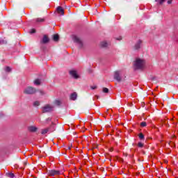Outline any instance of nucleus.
I'll list each match as a JSON object with an SVG mask.
<instances>
[{
	"instance_id": "23",
	"label": "nucleus",
	"mask_w": 178,
	"mask_h": 178,
	"mask_svg": "<svg viewBox=\"0 0 178 178\" xmlns=\"http://www.w3.org/2000/svg\"><path fill=\"white\" fill-rule=\"evenodd\" d=\"M140 126H141L142 127H147V122H142L140 123Z\"/></svg>"
},
{
	"instance_id": "10",
	"label": "nucleus",
	"mask_w": 178,
	"mask_h": 178,
	"mask_svg": "<svg viewBox=\"0 0 178 178\" xmlns=\"http://www.w3.org/2000/svg\"><path fill=\"white\" fill-rule=\"evenodd\" d=\"M70 74L74 78V79H79V74H77V72L72 70L70 72Z\"/></svg>"
},
{
	"instance_id": "26",
	"label": "nucleus",
	"mask_w": 178,
	"mask_h": 178,
	"mask_svg": "<svg viewBox=\"0 0 178 178\" xmlns=\"http://www.w3.org/2000/svg\"><path fill=\"white\" fill-rule=\"evenodd\" d=\"M29 33H30V34H35V33H36V31H35V29H31Z\"/></svg>"
},
{
	"instance_id": "38",
	"label": "nucleus",
	"mask_w": 178,
	"mask_h": 178,
	"mask_svg": "<svg viewBox=\"0 0 178 178\" xmlns=\"http://www.w3.org/2000/svg\"><path fill=\"white\" fill-rule=\"evenodd\" d=\"M152 80L153 81L155 80V77L152 78Z\"/></svg>"
},
{
	"instance_id": "13",
	"label": "nucleus",
	"mask_w": 178,
	"mask_h": 178,
	"mask_svg": "<svg viewBox=\"0 0 178 178\" xmlns=\"http://www.w3.org/2000/svg\"><path fill=\"white\" fill-rule=\"evenodd\" d=\"M53 40H54V41H55L56 42H58V41H59V35H58V34H54V35H53Z\"/></svg>"
},
{
	"instance_id": "7",
	"label": "nucleus",
	"mask_w": 178,
	"mask_h": 178,
	"mask_svg": "<svg viewBox=\"0 0 178 178\" xmlns=\"http://www.w3.org/2000/svg\"><path fill=\"white\" fill-rule=\"evenodd\" d=\"M48 42H49V38L48 35H43L42 39L40 40V44H48Z\"/></svg>"
},
{
	"instance_id": "3",
	"label": "nucleus",
	"mask_w": 178,
	"mask_h": 178,
	"mask_svg": "<svg viewBox=\"0 0 178 178\" xmlns=\"http://www.w3.org/2000/svg\"><path fill=\"white\" fill-rule=\"evenodd\" d=\"M143 47V40L141 39H136L134 44V51H140Z\"/></svg>"
},
{
	"instance_id": "39",
	"label": "nucleus",
	"mask_w": 178,
	"mask_h": 178,
	"mask_svg": "<svg viewBox=\"0 0 178 178\" xmlns=\"http://www.w3.org/2000/svg\"><path fill=\"white\" fill-rule=\"evenodd\" d=\"M24 165H27V163H26V162H24Z\"/></svg>"
},
{
	"instance_id": "32",
	"label": "nucleus",
	"mask_w": 178,
	"mask_h": 178,
	"mask_svg": "<svg viewBox=\"0 0 178 178\" xmlns=\"http://www.w3.org/2000/svg\"><path fill=\"white\" fill-rule=\"evenodd\" d=\"M129 106L133 108V102L129 103Z\"/></svg>"
},
{
	"instance_id": "14",
	"label": "nucleus",
	"mask_w": 178,
	"mask_h": 178,
	"mask_svg": "<svg viewBox=\"0 0 178 178\" xmlns=\"http://www.w3.org/2000/svg\"><path fill=\"white\" fill-rule=\"evenodd\" d=\"M100 46L102 48H106L108 47V43L106 42H102Z\"/></svg>"
},
{
	"instance_id": "24",
	"label": "nucleus",
	"mask_w": 178,
	"mask_h": 178,
	"mask_svg": "<svg viewBox=\"0 0 178 178\" xmlns=\"http://www.w3.org/2000/svg\"><path fill=\"white\" fill-rule=\"evenodd\" d=\"M54 104H55V105H57V106H59L60 105V101H59V100H56V101L54 102Z\"/></svg>"
},
{
	"instance_id": "5",
	"label": "nucleus",
	"mask_w": 178,
	"mask_h": 178,
	"mask_svg": "<svg viewBox=\"0 0 178 178\" xmlns=\"http://www.w3.org/2000/svg\"><path fill=\"white\" fill-rule=\"evenodd\" d=\"M114 79L115 80L118 81V83H120V81H122V75L120 74V71H115L114 72Z\"/></svg>"
},
{
	"instance_id": "9",
	"label": "nucleus",
	"mask_w": 178,
	"mask_h": 178,
	"mask_svg": "<svg viewBox=\"0 0 178 178\" xmlns=\"http://www.w3.org/2000/svg\"><path fill=\"white\" fill-rule=\"evenodd\" d=\"M74 42H76V44H79L80 48L83 47V42H81V40L80 39V38L77 36L74 37Z\"/></svg>"
},
{
	"instance_id": "17",
	"label": "nucleus",
	"mask_w": 178,
	"mask_h": 178,
	"mask_svg": "<svg viewBox=\"0 0 178 178\" xmlns=\"http://www.w3.org/2000/svg\"><path fill=\"white\" fill-rule=\"evenodd\" d=\"M6 176L8 177L13 178V177H15V174H13L12 172H8V173L6 174Z\"/></svg>"
},
{
	"instance_id": "37",
	"label": "nucleus",
	"mask_w": 178,
	"mask_h": 178,
	"mask_svg": "<svg viewBox=\"0 0 178 178\" xmlns=\"http://www.w3.org/2000/svg\"><path fill=\"white\" fill-rule=\"evenodd\" d=\"M124 156H127V154H124Z\"/></svg>"
},
{
	"instance_id": "20",
	"label": "nucleus",
	"mask_w": 178,
	"mask_h": 178,
	"mask_svg": "<svg viewBox=\"0 0 178 178\" xmlns=\"http://www.w3.org/2000/svg\"><path fill=\"white\" fill-rule=\"evenodd\" d=\"M33 106H40V102L39 101L34 102Z\"/></svg>"
},
{
	"instance_id": "15",
	"label": "nucleus",
	"mask_w": 178,
	"mask_h": 178,
	"mask_svg": "<svg viewBox=\"0 0 178 178\" xmlns=\"http://www.w3.org/2000/svg\"><path fill=\"white\" fill-rule=\"evenodd\" d=\"M49 131V128H46L44 129H42V134H47V132Z\"/></svg>"
},
{
	"instance_id": "16",
	"label": "nucleus",
	"mask_w": 178,
	"mask_h": 178,
	"mask_svg": "<svg viewBox=\"0 0 178 178\" xmlns=\"http://www.w3.org/2000/svg\"><path fill=\"white\" fill-rule=\"evenodd\" d=\"M34 84H35V86H40L41 84V81H40V79H35L34 81Z\"/></svg>"
},
{
	"instance_id": "8",
	"label": "nucleus",
	"mask_w": 178,
	"mask_h": 178,
	"mask_svg": "<svg viewBox=\"0 0 178 178\" xmlns=\"http://www.w3.org/2000/svg\"><path fill=\"white\" fill-rule=\"evenodd\" d=\"M56 10H57V13H58L59 15H61V16H64L65 10L62 6H58L56 8Z\"/></svg>"
},
{
	"instance_id": "18",
	"label": "nucleus",
	"mask_w": 178,
	"mask_h": 178,
	"mask_svg": "<svg viewBox=\"0 0 178 178\" xmlns=\"http://www.w3.org/2000/svg\"><path fill=\"white\" fill-rule=\"evenodd\" d=\"M44 18H37L36 19V22L38 23H42V22H44Z\"/></svg>"
},
{
	"instance_id": "28",
	"label": "nucleus",
	"mask_w": 178,
	"mask_h": 178,
	"mask_svg": "<svg viewBox=\"0 0 178 178\" xmlns=\"http://www.w3.org/2000/svg\"><path fill=\"white\" fill-rule=\"evenodd\" d=\"M91 90H96L97 86H93L90 87Z\"/></svg>"
},
{
	"instance_id": "6",
	"label": "nucleus",
	"mask_w": 178,
	"mask_h": 178,
	"mask_svg": "<svg viewBox=\"0 0 178 178\" xmlns=\"http://www.w3.org/2000/svg\"><path fill=\"white\" fill-rule=\"evenodd\" d=\"M48 175L49 176H58L60 175V171L56 170H50L48 171Z\"/></svg>"
},
{
	"instance_id": "34",
	"label": "nucleus",
	"mask_w": 178,
	"mask_h": 178,
	"mask_svg": "<svg viewBox=\"0 0 178 178\" xmlns=\"http://www.w3.org/2000/svg\"><path fill=\"white\" fill-rule=\"evenodd\" d=\"M47 122L51 121V118H47Z\"/></svg>"
},
{
	"instance_id": "12",
	"label": "nucleus",
	"mask_w": 178,
	"mask_h": 178,
	"mask_svg": "<svg viewBox=\"0 0 178 178\" xmlns=\"http://www.w3.org/2000/svg\"><path fill=\"white\" fill-rule=\"evenodd\" d=\"M29 131H31V133H35L37 130H38V128L34 127V126H31L28 128Z\"/></svg>"
},
{
	"instance_id": "29",
	"label": "nucleus",
	"mask_w": 178,
	"mask_h": 178,
	"mask_svg": "<svg viewBox=\"0 0 178 178\" xmlns=\"http://www.w3.org/2000/svg\"><path fill=\"white\" fill-rule=\"evenodd\" d=\"M6 72H10V68L9 67H6Z\"/></svg>"
},
{
	"instance_id": "4",
	"label": "nucleus",
	"mask_w": 178,
	"mask_h": 178,
	"mask_svg": "<svg viewBox=\"0 0 178 178\" xmlns=\"http://www.w3.org/2000/svg\"><path fill=\"white\" fill-rule=\"evenodd\" d=\"M53 108L54 107H52L51 105L47 104L42 108V113H48L49 112H52Z\"/></svg>"
},
{
	"instance_id": "31",
	"label": "nucleus",
	"mask_w": 178,
	"mask_h": 178,
	"mask_svg": "<svg viewBox=\"0 0 178 178\" xmlns=\"http://www.w3.org/2000/svg\"><path fill=\"white\" fill-rule=\"evenodd\" d=\"M172 1H173V0H168V1H167V3H168V5H170V3H172Z\"/></svg>"
},
{
	"instance_id": "19",
	"label": "nucleus",
	"mask_w": 178,
	"mask_h": 178,
	"mask_svg": "<svg viewBox=\"0 0 178 178\" xmlns=\"http://www.w3.org/2000/svg\"><path fill=\"white\" fill-rule=\"evenodd\" d=\"M102 91H103V92H104L105 94H108V92H109V89H108L107 88H103Z\"/></svg>"
},
{
	"instance_id": "11",
	"label": "nucleus",
	"mask_w": 178,
	"mask_h": 178,
	"mask_svg": "<svg viewBox=\"0 0 178 178\" xmlns=\"http://www.w3.org/2000/svg\"><path fill=\"white\" fill-rule=\"evenodd\" d=\"M70 99H71L72 101H76L77 99V93L74 92L72 94H71Z\"/></svg>"
},
{
	"instance_id": "27",
	"label": "nucleus",
	"mask_w": 178,
	"mask_h": 178,
	"mask_svg": "<svg viewBox=\"0 0 178 178\" xmlns=\"http://www.w3.org/2000/svg\"><path fill=\"white\" fill-rule=\"evenodd\" d=\"M165 1H166V0H156V2H159V4L162 5V3H163V2H165Z\"/></svg>"
},
{
	"instance_id": "21",
	"label": "nucleus",
	"mask_w": 178,
	"mask_h": 178,
	"mask_svg": "<svg viewBox=\"0 0 178 178\" xmlns=\"http://www.w3.org/2000/svg\"><path fill=\"white\" fill-rule=\"evenodd\" d=\"M138 137L140 140H144V134L143 133L139 134Z\"/></svg>"
},
{
	"instance_id": "25",
	"label": "nucleus",
	"mask_w": 178,
	"mask_h": 178,
	"mask_svg": "<svg viewBox=\"0 0 178 178\" xmlns=\"http://www.w3.org/2000/svg\"><path fill=\"white\" fill-rule=\"evenodd\" d=\"M117 160L119 161V162H124V160L122 159V158H120L119 156L117 157Z\"/></svg>"
},
{
	"instance_id": "2",
	"label": "nucleus",
	"mask_w": 178,
	"mask_h": 178,
	"mask_svg": "<svg viewBox=\"0 0 178 178\" xmlns=\"http://www.w3.org/2000/svg\"><path fill=\"white\" fill-rule=\"evenodd\" d=\"M38 91L35 88H33L31 86H28L24 90V94H26L27 95H33V94H35Z\"/></svg>"
},
{
	"instance_id": "33",
	"label": "nucleus",
	"mask_w": 178,
	"mask_h": 178,
	"mask_svg": "<svg viewBox=\"0 0 178 178\" xmlns=\"http://www.w3.org/2000/svg\"><path fill=\"white\" fill-rule=\"evenodd\" d=\"M117 40H118V41H120V40H122V37H120V38H117Z\"/></svg>"
},
{
	"instance_id": "1",
	"label": "nucleus",
	"mask_w": 178,
	"mask_h": 178,
	"mask_svg": "<svg viewBox=\"0 0 178 178\" xmlns=\"http://www.w3.org/2000/svg\"><path fill=\"white\" fill-rule=\"evenodd\" d=\"M145 67V60L141 58H136L134 63L135 70H143Z\"/></svg>"
},
{
	"instance_id": "22",
	"label": "nucleus",
	"mask_w": 178,
	"mask_h": 178,
	"mask_svg": "<svg viewBox=\"0 0 178 178\" xmlns=\"http://www.w3.org/2000/svg\"><path fill=\"white\" fill-rule=\"evenodd\" d=\"M138 147L139 148H143V147H144V143H141V142H139V143H138Z\"/></svg>"
},
{
	"instance_id": "35",
	"label": "nucleus",
	"mask_w": 178,
	"mask_h": 178,
	"mask_svg": "<svg viewBox=\"0 0 178 178\" xmlns=\"http://www.w3.org/2000/svg\"><path fill=\"white\" fill-rule=\"evenodd\" d=\"M72 149V145L68 147V149Z\"/></svg>"
},
{
	"instance_id": "30",
	"label": "nucleus",
	"mask_w": 178,
	"mask_h": 178,
	"mask_svg": "<svg viewBox=\"0 0 178 178\" xmlns=\"http://www.w3.org/2000/svg\"><path fill=\"white\" fill-rule=\"evenodd\" d=\"M51 147H48V152H47V154H49H49H51Z\"/></svg>"
},
{
	"instance_id": "36",
	"label": "nucleus",
	"mask_w": 178,
	"mask_h": 178,
	"mask_svg": "<svg viewBox=\"0 0 178 178\" xmlns=\"http://www.w3.org/2000/svg\"><path fill=\"white\" fill-rule=\"evenodd\" d=\"M40 94H42V95H43V94H44V92H42V91H40Z\"/></svg>"
}]
</instances>
